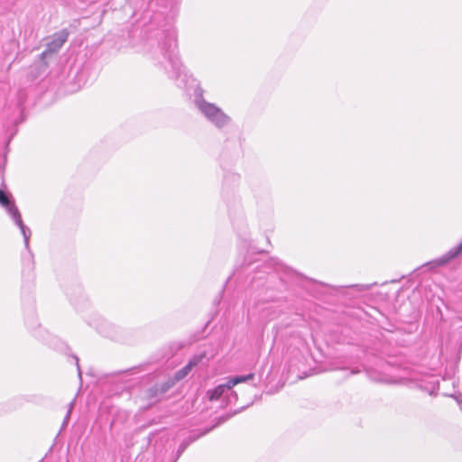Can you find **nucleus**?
Wrapping results in <instances>:
<instances>
[{"instance_id": "1", "label": "nucleus", "mask_w": 462, "mask_h": 462, "mask_svg": "<svg viewBox=\"0 0 462 462\" xmlns=\"http://www.w3.org/2000/svg\"><path fill=\"white\" fill-rule=\"evenodd\" d=\"M460 254H462V242L456 247L450 249L441 257L430 261L423 266L428 267L429 270H434L436 268L447 265L449 262L456 259Z\"/></svg>"}, {"instance_id": "2", "label": "nucleus", "mask_w": 462, "mask_h": 462, "mask_svg": "<svg viewBox=\"0 0 462 462\" xmlns=\"http://www.w3.org/2000/svg\"><path fill=\"white\" fill-rule=\"evenodd\" d=\"M68 36L69 32L66 30H62L53 34L51 41L48 42L45 51L42 53V56L44 58L48 55L57 52L65 43Z\"/></svg>"}, {"instance_id": "3", "label": "nucleus", "mask_w": 462, "mask_h": 462, "mask_svg": "<svg viewBox=\"0 0 462 462\" xmlns=\"http://www.w3.org/2000/svg\"><path fill=\"white\" fill-rule=\"evenodd\" d=\"M200 360H201V357H195V358L189 360V363L184 367H182L180 370H179L174 374V379L176 381H180V380L185 378L189 374V372L192 370V368L194 366H196L200 362Z\"/></svg>"}, {"instance_id": "4", "label": "nucleus", "mask_w": 462, "mask_h": 462, "mask_svg": "<svg viewBox=\"0 0 462 462\" xmlns=\"http://www.w3.org/2000/svg\"><path fill=\"white\" fill-rule=\"evenodd\" d=\"M228 389L226 386V383L223 384H219L214 389L208 390L207 392V397L208 401L215 402L220 399V397L224 394L225 391Z\"/></svg>"}, {"instance_id": "5", "label": "nucleus", "mask_w": 462, "mask_h": 462, "mask_svg": "<svg viewBox=\"0 0 462 462\" xmlns=\"http://www.w3.org/2000/svg\"><path fill=\"white\" fill-rule=\"evenodd\" d=\"M254 377V374H248L247 375L243 376H236L227 380L226 386L228 389H232L236 384L252 380Z\"/></svg>"}, {"instance_id": "6", "label": "nucleus", "mask_w": 462, "mask_h": 462, "mask_svg": "<svg viewBox=\"0 0 462 462\" xmlns=\"http://www.w3.org/2000/svg\"><path fill=\"white\" fill-rule=\"evenodd\" d=\"M219 108L211 104H204L201 106V111L208 116L210 120L213 119L214 116L219 115Z\"/></svg>"}, {"instance_id": "7", "label": "nucleus", "mask_w": 462, "mask_h": 462, "mask_svg": "<svg viewBox=\"0 0 462 462\" xmlns=\"http://www.w3.org/2000/svg\"><path fill=\"white\" fill-rule=\"evenodd\" d=\"M228 120V116H226L221 110H219V115L214 116L213 119H211V121H213L218 127L226 125Z\"/></svg>"}, {"instance_id": "8", "label": "nucleus", "mask_w": 462, "mask_h": 462, "mask_svg": "<svg viewBox=\"0 0 462 462\" xmlns=\"http://www.w3.org/2000/svg\"><path fill=\"white\" fill-rule=\"evenodd\" d=\"M0 204L4 207H7L10 204L8 197L2 189H0Z\"/></svg>"}]
</instances>
